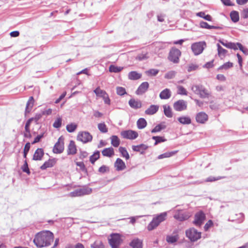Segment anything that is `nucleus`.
Masks as SVG:
<instances>
[{
    "mask_svg": "<svg viewBox=\"0 0 248 248\" xmlns=\"http://www.w3.org/2000/svg\"><path fill=\"white\" fill-rule=\"evenodd\" d=\"M54 240L53 233L49 231H42L34 237L33 242L37 247L41 248L50 246Z\"/></svg>",
    "mask_w": 248,
    "mask_h": 248,
    "instance_id": "f257e3e1",
    "label": "nucleus"
},
{
    "mask_svg": "<svg viewBox=\"0 0 248 248\" xmlns=\"http://www.w3.org/2000/svg\"><path fill=\"white\" fill-rule=\"evenodd\" d=\"M167 217L166 212L160 213L154 217L151 222L148 224L147 229L152 231L156 228L160 223L165 220Z\"/></svg>",
    "mask_w": 248,
    "mask_h": 248,
    "instance_id": "f03ea898",
    "label": "nucleus"
},
{
    "mask_svg": "<svg viewBox=\"0 0 248 248\" xmlns=\"http://www.w3.org/2000/svg\"><path fill=\"white\" fill-rule=\"evenodd\" d=\"M191 90L202 98H209L210 95V93L202 85H193Z\"/></svg>",
    "mask_w": 248,
    "mask_h": 248,
    "instance_id": "7ed1b4c3",
    "label": "nucleus"
},
{
    "mask_svg": "<svg viewBox=\"0 0 248 248\" xmlns=\"http://www.w3.org/2000/svg\"><path fill=\"white\" fill-rule=\"evenodd\" d=\"M92 188L88 187H83L71 192L69 193L68 196L71 197L82 196L85 195H89L92 193Z\"/></svg>",
    "mask_w": 248,
    "mask_h": 248,
    "instance_id": "20e7f679",
    "label": "nucleus"
},
{
    "mask_svg": "<svg viewBox=\"0 0 248 248\" xmlns=\"http://www.w3.org/2000/svg\"><path fill=\"white\" fill-rule=\"evenodd\" d=\"M206 46L204 41L196 42L191 45V49L195 55H198L201 54Z\"/></svg>",
    "mask_w": 248,
    "mask_h": 248,
    "instance_id": "39448f33",
    "label": "nucleus"
},
{
    "mask_svg": "<svg viewBox=\"0 0 248 248\" xmlns=\"http://www.w3.org/2000/svg\"><path fill=\"white\" fill-rule=\"evenodd\" d=\"M186 236L193 242L196 241L201 237V232L194 228H190L186 232Z\"/></svg>",
    "mask_w": 248,
    "mask_h": 248,
    "instance_id": "423d86ee",
    "label": "nucleus"
},
{
    "mask_svg": "<svg viewBox=\"0 0 248 248\" xmlns=\"http://www.w3.org/2000/svg\"><path fill=\"white\" fill-rule=\"evenodd\" d=\"M181 54V52L178 49L172 48L170 51L168 59L174 63H177L179 62Z\"/></svg>",
    "mask_w": 248,
    "mask_h": 248,
    "instance_id": "0eeeda50",
    "label": "nucleus"
},
{
    "mask_svg": "<svg viewBox=\"0 0 248 248\" xmlns=\"http://www.w3.org/2000/svg\"><path fill=\"white\" fill-rule=\"evenodd\" d=\"M64 149V138L62 136L60 137L53 147V152L55 154H61Z\"/></svg>",
    "mask_w": 248,
    "mask_h": 248,
    "instance_id": "6e6552de",
    "label": "nucleus"
},
{
    "mask_svg": "<svg viewBox=\"0 0 248 248\" xmlns=\"http://www.w3.org/2000/svg\"><path fill=\"white\" fill-rule=\"evenodd\" d=\"M109 244L112 248H117L122 242V239L120 234L116 233L111 235V238L108 240Z\"/></svg>",
    "mask_w": 248,
    "mask_h": 248,
    "instance_id": "1a4fd4ad",
    "label": "nucleus"
},
{
    "mask_svg": "<svg viewBox=\"0 0 248 248\" xmlns=\"http://www.w3.org/2000/svg\"><path fill=\"white\" fill-rule=\"evenodd\" d=\"M77 139L83 143H86L92 140L93 136L87 131H82L79 132Z\"/></svg>",
    "mask_w": 248,
    "mask_h": 248,
    "instance_id": "9d476101",
    "label": "nucleus"
},
{
    "mask_svg": "<svg viewBox=\"0 0 248 248\" xmlns=\"http://www.w3.org/2000/svg\"><path fill=\"white\" fill-rule=\"evenodd\" d=\"M121 135L124 139L133 140L138 137V133L136 131L128 130L122 131Z\"/></svg>",
    "mask_w": 248,
    "mask_h": 248,
    "instance_id": "9b49d317",
    "label": "nucleus"
},
{
    "mask_svg": "<svg viewBox=\"0 0 248 248\" xmlns=\"http://www.w3.org/2000/svg\"><path fill=\"white\" fill-rule=\"evenodd\" d=\"M205 214L202 211L197 212L194 217V220L193 221V223L197 226H201L203 221L205 219Z\"/></svg>",
    "mask_w": 248,
    "mask_h": 248,
    "instance_id": "f8f14e48",
    "label": "nucleus"
},
{
    "mask_svg": "<svg viewBox=\"0 0 248 248\" xmlns=\"http://www.w3.org/2000/svg\"><path fill=\"white\" fill-rule=\"evenodd\" d=\"M187 103L184 100H179L173 104L174 109L178 111H181L186 109Z\"/></svg>",
    "mask_w": 248,
    "mask_h": 248,
    "instance_id": "ddd939ff",
    "label": "nucleus"
},
{
    "mask_svg": "<svg viewBox=\"0 0 248 248\" xmlns=\"http://www.w3.org/2000/svg\"><path fill=\"white\" fill-rule=\"evenodd\" d=\"M189 213L186 211H179L174 215V217L180 221L187 220L190 217Z\"/></svg>",
    "mask_w": 248,
    "mask_h": 248,
    "instance_id": "4468645a",
    "label": "nucleus"
},
{
    "mask_svg": "<svg viewBox=\"0 0 248 248\" xmlns=\"http://www.w3.org/2000/svg\"><path fill=\"white\" fill-rule=\"evenodd\" d=\"M149 85L148 82H142L138 87L136 93L138 95H141L145 93L148 90Z\"/></svg>",
    "mask_w": 248,
    "mask_h": 248,
    "instance_id": "2eb2a0df",
    "label": "nucleus"
},
{
    "mask_svg": "<svg viewBox=\"0 0 248 248\" xmlns=\"http://www.w3.org/2000/svg\"><path fill=\"white\" fill-rule=\"evenodd\" d=\"M196 120L199 123L204 124L208 120V115L205 112H199L196 115Z\"/></svg>",
    "mask_w": 248,
    "mask_h": 248,
    "instance_id": "dca6fc26",
    "label": "nucleus"
},
{
    "mask_svg": "<svg viewBox=\"0 0 248 248\" xmlns=\"http://www.w3.org/2000/svg\"><path fill=\"white\" fill-rule=\"evenodd\" d=\"M130 107L134 109H137L141 108L142 103L140 100L131 99L128 102Z\"/></svg>",
    "mask_w": 248,
    "mask_h": 248,
    "instance_id": "f3484780",
    "label": "nucleus"
},
{
    "mask_svg": "<svg viewBox=\"0 0 248 248\" xmlns=\"http://www.w3.org/2000/svg\"><path fill=\"white\" fill-rule=\"evenodd\" d=\"M114 166L118 171L124 170L126 168L124 162L119 158L116 159L114 163Z\"/></svg>",
    "mask_w": 248,
    "mask_h": 248,
    "instance_id": "a211bd4d",
    "label": "nucleus"
},
{
    "mask_svg": "<svg viewBox=\"0 0 248 248\" xmlns=\"http://www.w3.org/2000/svg\"><path fill=\"white\" fill-rule=\"evenodd\" d=\"M148 146L144 144H141L138 145H133L132 147V150L134 151L139 152L141 154H143L144 151L147 149Z\"/></svg>",
    "mask_w": 248,
    "mask_h": 248,
    "instance_id": "6ab92c4d",
    "label": "nucleus"
},
{
    "mask_svg": "<svg viewBox=\"0 0 248 248\" xmlns=\"http://www.w3.org/2000/svg\"><path fill=\"white\" fill-rule=\"evenodd\" d=\"M44 155V150L42 148H38L35 152L32 159L34 160H42Z\"/></svg>",
    "mask_w": 248,
    "mask_h": 248,
    "instance_id": "aec40b11",
    "label": "nucleus"
},
{
    "mask_svg": "<svg viewBox=\"0 0 248 248\" xmlns=\"http://www.w3.org/2000/svg\"><path fill=\"white\" fill-rule=\"evenodd\" d=\"M77 153V148L75 145V142L73 140H71L69 144L67 149V155H74Z\"/></svg>",
    "mask_w": 248,
    "mask_h": 248,
    "instance_id": "412c9836",
    "label": "nucleus"
},
{
    "mask_svg": "<svg viewBox=\"0 0 248 248\" xmlns=\"http://www.w3.org/2000/svg\"><path fill=\"white\" fill-rule=\"evenodd\" d=\"M34 103V99L32 96H31L29 98V100L28 101L27 104H26V107L25 111V116L27 115V113H29L31 112Z\"/></svg>",
    "mask_w": 248,
    "mask_h": 248,
    "instance_id": "4be33fe9",
    "label": "nucleus"
},
{
    "mask_svg": "<svg viewBox=\"0 0 248 248\" xmlns=\"http://www.w3.org/2000/svg\"><path fill=\"white\" fill-rule=\"evenodd\" d=\"M133 248H142V241L138 238L134 239L130 243Z\"/></svg>",
    "mask_w": 248,
    "mask_h": 248,
    "instance_id": "5701e85b",
    "label": "nucleus"
},
{
    "mask_svg": "<svg viewBox=\"0 0 248 248\" xmlns=\"http://www.w3.org/2000/svg\"><path fill=\"white\" fill-rule=\"evenodd\" d=\"M171 96V92L169 89L163 90L159 94V97L161 99H168Z\"/></svg>",
    "mask_w": 248,
    "mask_h": 248,
    "instance_id": "b1692460",
    "label": "nucleus"
},
{
    "mask_svg": "<svg viewBox=\"0 0 248 248\" xmlns=\"http://www.w3.org/2000/svg\"><path fill=\"white\" fill-rule=\"evenodd\" d=\"M158 106L152 105L145 111V113L147 115H153L158 111Z\"/></svg>",
    "mask_w": 248,
    "mask_h": 248,
    "instance_id": "393cba45",
    "label": "nucleus"
},
{
    "mask_svg": "<svg viewBox=\"0 0 248 248\" xmlns=\"http://www.w3.org/2000/svg\"><path fill=\"white\" fill-rule=\"evenodd\" d=\"M55 163V161L54 159H49L47 161H46L41 167L40 169L42 170H45L48 168L52 167L54 164Z\"/></svg>",
    "mask_w": 248,
    "mask_h": 248,
    "instance_id": "a878e982",
    "label": "nucleus"
},
{
    "mask_svg": "<svg viewBox=\"0 0 248 248\" xmlns=\"http://www.w3.org/2000/svg\"><path fill=\"white\" fill-rule=\"evenodd\" d=\"M102 154L104 156L111 157L114 155V149L112 147L105 148L102 151Z\"/></svg>",
    "mask_w": 248,
    "mask_h": 248,
    "instance_id": "bb28decb",
    "label": "nucleus"
},
{
    "mask_svg": "<svg viewBox=\"0 0 248 248\" xmlns=\"http://www.w3.org/2000/svg\"><path fill=\"white\" fill-rule=\"evenodd\" d=\"M141 77V74L136 71H131L128 73V78L130 80H137Z\"/></svg>",
    "mask_w": 248,
    "mask_h": 248,
    "instance_id": "cd10ccee",
    "label": "nucleus"
},
{
    "mask_svg": "<svg viewBox=\"0 0 248 248\" xmlns=\"http://www.w3.org/2000/svg\"><path fill=\"white\" fill-rule=\"evenodd\" d=\"M178 121L183 124H191V120L188 116H182L178 118Z\"/></svg>",
    "mask_w": 248,
    "mask_h": 248,
    "instance_id": "c85d7f7f",
    "label": "nucleus"
},
{
    "mask_svg": "<svg viewBox=\"0 0 248 248\" xmlns=\"http://www.w3.org/2000/svg\"><path fill=\"white\" fill-rule=\"evenodd\" d=\"M217 46L218 55L219 56V57H220V58L222 59L225 57L228 51L227 50L222 47L218 44L217 45Z\"/></svg>",
    "mask_w": 248,
    "mask_h": 248,
    "instance_id": "c756f323",
    "label": "nucleus"
},
{
    "mask_svg": "<svg viewBox=\"0 0 248 248\" xmlns=\"http://www.w3.org/2000/svg\"><path fill=\"white\" fill-rule=\"evenodd\" d=\"M137 124L138 128L140 129H141L146 127L147 122L145 119L141 118L137 121Z\"/></svg>",
    "mask_w": 248,
    "mask_h": 248,
    "instance_id": "7c9ffc66",
    "label": "nucleus"
},
{
    "mask_svg": "<svg viewBox=\"0 0 248 248\" xmlns=\"http://www.w3.org/2000/svg\"><path fill=\"white\" fill-rule=\"evenodd\" d=\"M111 144L114 147H117L120 145V141L117 136L113 135L110 137Z\"/></svg>",
    "mask_w": 248,
    "mask_h": 248,
    "instance_id": "2f4dec72",
    "label": "nucleus"
},
{
    "mask_svg": "<svg viewBox=\"0 0 248 248\" xmlns=\"http://www.w3.org/2000/svg\"><path fill=\"white\" fill-rule=\"evenodd\" d=\"M164 108V114L168 118H171L172 117V113L170 107L168 105H164L163 106Z\"/></svg>",
    "mask_w": 248,
    "mask_h": 248,
    "instance_id": "473e14b6",
    "label": "nucleus"
},
{
    "mask_svg": "<svg viewBox=\"0 0 248 248\" xmlns=\"http://www.w3.org/2000/svg\"><path fill=\"white\" fill-rule=\"evenodd\" d=\"M100 157V152L96 151L93 155L90 157V161L93 164Z\"/></svg>",
    "mask_w": 248,
    "mask_h": 248,
    "instance_id": "72a5a7b5",
    "label": "nucleus"
},
{
    "mask_svg": "<svg viewBox=\"0 0 248 248\" xmlns=\"http://www.w3.org/2000/svg\"><path fill=\"white\" fill-rule=\"evenodd\" d=\"M177 153V151H171L169 152H166L164 154L160 155L158 156L157 158L159 159H161L164 158L170 157L174 155H175Z\"/></svg>",
    "mask_w": 248,
    "mask_h": 248,
    "instance_id": "f704fd0d",
    "label": "nucleus"
},
{
    "mask_svg": "<svg viewBox=\"0 0 248 248\" xmlns=\"http://www.w3.org/2000/svg\"><path fill=\"white\" fill-rule=\"evenodd\" d=\"M200 27L202 28L211 30V29H218V27L215 26L209 25L207 23L202 21L200 23Z\"/></svg>",
    "mask_w": 248,
    "mask_h": 248,
    "instance_id": "c9c22d12",
    "label": "nucleus"
},
{
    "mask_svg": "<svg viewBox=\"0 0 248 248\" xmlns=\"http://www.w3.org/2000/svg\"><path fill=\"white\" fill-rule=\"evenodd\" d=\"M178 238V235H168L166 237V241L169 243L172 244L177 241Z\"/></svg>",
    "mask_w": 248,
    "mask_h": 248,
    "instance_id": "e433bc0d",
    "label": "nucleus"
},
{
    "mask_svg": "<svg viewBox=\"0 0 248 248\" xmlns=\"http://www.w3.org/2000/svg\"><path fill=\"white\" fill-rule=\"evenodd\" d=\"M166 126L163 124H158L156 125L154 128L151 130L152 133H156L161 131L162 130L165 129Z\"/></svg>",
    "mask_w": 248,
    "mask_h": 248,
    "instance_id": "4c0bfd02",
    "label": "nucleus"
},
{
    "mask_svg": "<svg viewBox=\"0 0 248 248\" xmlns=\"http://www.w3.org/2000/svg\"><path fill=\"white\" fill-rule=\"evenodd\" d=\"M230 17L232 20L234 22H237L239 19V14L237 11H232L230 13Z\"/></svg>",
    "mask_w": 248,
    "mask_h": 248,
    "instance_id": "58836bf2",
    "label": "nucleus"
},
{
    "mask_svg": "<svg viewBox=\"0 0 248 248\" xmlns=\"http://www.w3.org/2000/svg\"><path fill=\"white\" fill-rule=\"evenodd\" d=\"M119 150L123 157H125L126 160L129 159V154L124 147H120Z\"/></svg>",
    "mask_w": 248,
    "mask_h": 248,
    "instance_id": "ea45409f",
    "label": "nucleus"
},
{
    "mask_svg": "<svg viewBox=\"0 0 248 248\" xmlns=\"http://www.w3.org/2000/svg\"><path fill=\"white\" fill-rule=\"evenodd\" d=\"M149 58L148 53L142 52V53L139 54L136 58V59L141 61L147 59Z\"/></svg>",
    "mask_w": 248,
    "mask_h": 248,
    "instance_id": "a19ab883",
    "label": "nucleus"
},
{
    "mask_svg": "<svg viewBox=\"0 0 248 248\" xmlns=\"http://www.w3.org/2000/svg\"><path fill=\"white\" fill-rule=\"evenodd\" d=\"M93 92L97 96L101 97L105 96V95L107 94V93L105 91L100 89L99 87H97L94 90Z\"/></svg>",
    "mask_w": 248,
    "mask_h": 248,
    "instance_id": "79ce46f5",
    "label": "nucleus"
},
{
    "mask_svg": "<svg viewBox=\"0 0 248 248\" xmlns=\"http://www.w3.org/2000/svg\"><path fill=\"white\" fill-rule=\"evenodd\" d=\"M123 69L122 67H119L114 65H111L109 67V71L110 72L118 73Z\"/></svg>",
    "mask_w": 248,
    "mask_h": 248,
    "instance_id": "37998d69",
    "label": "nucleus"
},
{
    "mask_svg": "<svg viewBox=\"0 0 248 248\" xmlns=\"http://www.w3.org/2000/svg\"><path fill=\"white\" fill-rule=\"evenodd\" d=\"M152 139L155 140V145H157V144L166 141L167 140L165 139L164 137H160V136H153L152 137Z\"/></svg>",
    "mask_w": 248,
    "mask_h": 248,
    "instance_id": "c03bdc74",
    "label": "nucleus"
},
{
    "mask_svg": "<svg viewBox=\"0 0 248 248\" xmlns=\"http://www.w3.org/2000/svg\"><path fill=\"white\" fill-rule=\"evenodd\" d=\"M148 76H155L158 73L159 70L156 69H151L145 72Z\"/></svg>",
    "mask_w": 248,
    "mask_h": 248,
    "instance_id": "a18cd8bd",
    "label": "nucleus"
},
{
    "mask_svg": "<svg viewBox=\"0 0 248 248\" xmlns=\"http://www.w3.org/2000/svg\"><path fill=\"white\" fill-rule=\"evenodd\" d=\"M197 16L204 18V19L211 21V16L209 15H205L204 12H199L197 14Z\"/></svg>",
    "mask_w": 248,
    "mask_h": 248,
    "instance_id": "49530a36",
    "label": "nucleus"
},
{
    "mask_svg": "<svg viewBox=\"0 0 248 248\" xmlns=\"http://www.w3.org/2000/svg\"><path fill=\"white\" fill-rule=\"evenodd\" d=\"M98 128L102 133H105L108 132V128L104 123L98 124Z\"/></svg>",
    "mask_w": 248,
    "mask_h": 248,
    "instance_id": "de8ad7c7",
    "label": "nucleus"
},
{
    "mask_svg": "<svg viewBox=\"0 0 248 248\" xmlns=\"http://www.w3.org/2000/svg\"><path fill=\"white\" fill-rule=\"evenodd\" d=\"M233 66V63L231 62H227L223 64V65H221L218 68V70H222V69H225L227 70L228 69L230 68H231Z\"/></svg>",
    "mask_w": 248,
    "mask_h": 248,
    "instance_id": "09e8293b",
    "label": "nucleus"
},
{
    "mask_svg": "<svg viewBox=\"0 0 248 248\" xmlns=\"http://www.w3.org/2000/svg\"><path fill=\"white\" fill-rule=\"evenodd\" d=\"M92 248H105L102 242L100 241H95L91 245Z\"/></svg>",
    "mask_w": 248,
    "mask_h": 248,
    "instance_id": "8fccbe9b",
    "label": "nucleus"
},
{
    "mask_svg": "<svg viewBox=\"0 0 248 248\" xmlns=\"http://www.w3.org/2000/svg\"><path fill=\"white\" fill-rule=\"evenodd\" d=\"M116 92L117 94L120 96H123L126 94L125 88L122 87H117L116 88Z\"/></svg>",
    "mask_w": 248,
    "mask_h": 248,
    "instance_id": "3c124183",
    "label": "nucleus"
},
{
    "mask_svg": "<svg viewBox=\"0 0 248 248\" xmlns=\"http://www.w3.org/2000/svg\"><path fill=\"white\" fill-rule=\"evenodd\" d=\"M77 125L74 124H71L66 125V130L70 133L73 132L77 128Z\"/></svg>",
    "mask_w": 248,
    "mask_h": 248,
    "instance_id": "603ef678",
    "label": "nucleus"
},
{
    "mask_svg": "<svg viewBox=\"0 0 248 248\" xmlns=\"http://www.w3.org/2000/svg\"><path fill=\"white\" fill-rule=\"evenodd\" d=\"M241 45L240 43H232L230 42V46H229V48L232 49L234 50H237L239 48L240 45Z\"/></svg>",
    "mask_w": 248,
    "mask_h": 248,
    "instance_id": "864d4df0",
    "label": "nucleus"
},
{
    "mask_svg": "<svg viewBox=\"0 0 248 248\" xmlns=\"http://www.w3.org/2000/svg\"><path fill=\"white\" fill-rule=\"evenodd\" d=\"M176 72L174 71H170L165 75V78L166 79H172L174 78Z\"/></svg>",
    "mask_w": 248,
    "mask_h": 248,
    "instance_id": "5fc2aeb1",
    "label": "nucleus"
},
{
    "mask_svg": "<svg viewBox=\"0 0 248 248\" xmlns=\"http://www.w3.org/2000/svg\"><path fill=\"white\" fill-rule=\"evenodd\" d=\"M30 147H31L30 143L29 142L26 143L25 145V147H24V152H23L24 153L23 156L24 158L27 157V155L30 150Z\"/></svg>",
    "mask_w": 248,
    "mask_h": 248,
    "instance_id": "6e6d98bb",
    "label": "nucleus"
},
{
    "mask_svg": "<svg viewBox=\"0 0 248 248\" xmlns=\"http://www.w3.org/2000/svg\"><path fill=\"white\" fill-rule=\"evenodd\" d=\"M236 216H238V218H233L232 220V221L236 220L238 223H241L243 221L244 216L243 213H239L238 215L236 214Z\"/></svg>",
    "mask_w": 248,
    "mask_h": 248,
    "instance_id": "4d7b16f0",
    "label": "nucleus"
},
{
    "mask_svg": "<svg viewBox=\"0 0 248 248\" xmlns=\"http://www.w3.org/2000/svg\"><path fill=\"white\" fill-rule=\"evenodd\" d=\"M23 172H26L27 174H30V171L28 167V165L26 160L25 161L24 165L21 168Z\"/></svg>",
    "mask_w": 248,
    "mask_h": 248,
    "instance_id": "13d9d810",
    "label": "nucleus"
},
{
    "mask_svg": "<svg viewBox=\"0 0 248 248\" xmlns=\"http://www.w3.org/2000/svg\"><path fill=\"white\" fill-rule=\"evenodd\" d=\"M178 88V93L182 95H187L186 90L182 86H179Z\"/></svg>",
    "mask_w": 248,
    "mask_h": 248,
    "instance_id": "bf43d9fd",
    "label": "nucleus"
},
{
    "mask_svg": "<svg viewBox=\"0 0 248 248\" xmlns=\"http://www.w3.org/2000/svg\"><path fill=\"white\" fill-rule=\"evenodd\" d=\"M42 114L41 113H39L36 114L34 117L31 118L32 121H34L36 124H37L38 121L42 118Z\"/></svg>",
    "mask_w": 248,
    "mask_h": 248,
    "instance_id": "052dcab7",
    "label": "nucleus"
},
{
    "mask_svg": "<svg viewBox=\"0 0 248 248\" xmlns=\"http://www.w3.org/2000/svg\"><path fill=\"white\" fill-rule=\"evenodd\" d=\"M61 124H62V119H61V118H58L54 122V123L53 124V126L55 128H60L61 127Z\"/></svg>",
    "mask_w": 248,
    "mask_h": 248,
    "instance_id": "680f3d73",
    "label": "nucleus"
},
{
    "mask_svg": "<svg viewBox=\"0 0 248 248\" xmlns=\"http://www.w3.org/2000/svg\"><path fill=\"white\" fill-rule=\"evenodd\" d=\"M198 66L196 64H194L193 63L190 64L187 67V71L188 72H192L193 71L196 70L197 69Z\"/></svg>",
    "mask_w": 248,
    "mask_h": 248,
    "instance_id": "e2e57ef3",
    "label": "nucleus"
},
{
    "mask_svg": "<svg viewBox=\"0 0 248 248\" xmlns=\"http://www.w3.org/2000/svg\"><path fill=\"white\" fill-rule=\"evenodd\" d=\"M98 171L101 173H104L107 171H109V168L105 165H103L99 168Z\"/></svg>",
    "mask_w": 248,
    "mask_h": 248,
    "instance_id": "0e129e2a",
    "label": "nucleus"
},
{
    "mask_svg": "<svg viewBox=\"0 0 248 248\" xmlns=\"http://www.w3.org/2000/svg\"><path fill=\"white\" fill-rule=\"evenodd\" d=\"M44 137V133L37 135L35 138L34 139L33 142L31 143L32 144H34L36 143L39 142L41 139Z\"/></svg>",
    "mask_w": 248,
    "mask_h": 248,
    "instance_id": "69168bd1",
    "label": "nucleus"
},
{
    "mask_svg": "<svg viewBox=\"0 0 248 248\" xmlns=\"http://www.w3.org/2000/svg\"><path fill=\"white\" fill-rule=\"evenodd\" d=\"M213 221L211 220H209L204 225V228L205 231H207L209 229V228L213 225Z\"/></svg>",
    "mask_w": 248,
    "mask_h": 248,
    "instance_id": "338daca9",
    "label": "nucleus"
},
{
    "mask_svg": "<svg viewBox=\"0 0 248 248\" xmlns=\"http://www.w3.org/2000/svg\"><path fill=\"white\" fill-rule=\"evenodd\" d=\"M241 16L244 18H248V8L244 9L242 13H241Z\"/></svg>",
    "mask_w": 248,
    "mask_h": 248,
    "instance_id": "774afa93",
    "label": "nucleus"
}]
</instances>
